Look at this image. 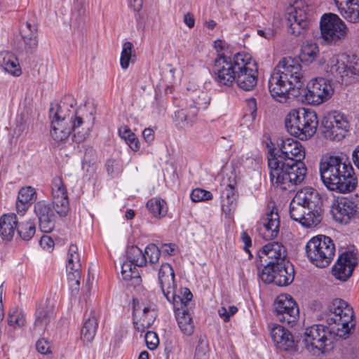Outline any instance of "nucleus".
I'll return each mask as SVG.
<instances>
[{
	"label": "nucleus",
	"mask_w": 359,
	"mask_h": 359,
	"mask_svg": "<svg viewBox=\"0 0 359 359\" xmlns=\"http://www.w3.org/2000/svg\"><path fill=\"white\" fill-rule=\"evenodd\" d=\"M278 147L268 152L270 182L280 190H291L306 177L307 168L302 161L305 149L300 142L290 137L281 140Z\"/></svg>",
	"instance_id": "nucleus-1"
},
{
	"label": "nucleus",
	"mask_w": 359,
	"mask_h": 359,
	"mask_svg": "<svg viewBox=\"0 0 359 359\" xmlns=\"http://www.w3.org/2000/svg\"><path fill=\"white\" fill-rule=\"evenodd\" d=\"M50 134L55 142H62L72 135V140L83 142L90 135L94 126L92 114H83L72 103L61 102L52 106L49 111Z\"/></svg>",
	"instance_id": "nucleus-2"
},
{
	"label": "nucleus",
	"mask_w": 359,
	"mask_h": 359,
	"mask_svg": "<svg viewBox=\"0 0 359 359\" xmlns=\"http://www.w3.org/2000/svg\"><path fill=\"white\" fill-rule=\"evenodd\" d=\"M303 73L298 60L285 57L274 68L269 80V89L277 102L285 103L290 96H297L302 87Z\"/></svg>",
	"instance_id": "nucleus-3"
},
{
	"label": "nucleus",
	"mask_w": 359,
	"mask_h": 359,
	"mask_svg": "<svg viewBox=\"0 0 359 359\" xmlns=\"http://www.w3.org/2000/svg\"><path fill=\"white\" fill-rule=\"evenodd\" d=\"M320 178L331 191L350 193L356 187V179L351 164L339 156L325 155L319 164Z\"/></svg>",
	"instance_id": "nucleus-4"
},
{
	"label": "nucleus",
	"mask_w": 359,
	"mask_h": 359,
	"mask_svg": "<svg viewBox=\"0 0 359 359\" xmlns=\"http://www.w3.org/2000/svg\"><path fill=\"white\" fill-rule=\"evenodd\" d=\"M287 131L301 140L310 139L316 133L318 119L316 113L305 108L293 109L285 119Z\"/></svg>",
	"instance_id": "nucleus-5"
},
{
	"label": "nucleus",
	"mask_w": 359,
	"mask_h": 359,
	"mask_svg": "<svg viewBox=\"0 0 359 359\" xmlns=\"http://www.w3.org/2000/svg\"><path fill=\"white\" fill-rule=\"evenodd\" d=\"M323 69L341 84L348 85L359 79V62L342 54L332 55L323 65Z\"/></svg>",
	"instance_id": "nucleus-6"
},
{
	"label": "nucleus",
	"mask_w": 359,
	"mask_h": 359,
	"mask_svg": "<svg viewBox=\"0 0 359 359\" xmlns=\"http://www.w3.org/2000/svg\"><path fill=\"white\" fill-rule=\"evenodd\" d=\"M353 311L348 303L341 299H334L328 307L327 322L331 326L334 334L346 338L354 327Z\"/></svg>",
	"instance_id": "nucleus-7"
},
{
	"label": "nucleus",
	"mask_w": 359,
	"mask_h": 359,
	"mask_svg": "<svg viewBox=\"0 0 359 359\" xmlns=\"http://www.w3.org/2000/svg\"><path fill=\"white\" fill-rule=\"evenodd\" d=\"M335 245L328 236L318 235L312 237L305 246L309 262L318 268H325L335 256Z\"/></svg>",
	"instance_id": "nucleus-8"
},
{
	"label": "nucleus",
	"mask_w": 359,
	"mask_h": 359,
	"mask_svg": "<svg viewBox=\"0 0 359 359\" xmlns=\"http://www.w3.org/2000/svg\"><path fill=\"white\" fill-rule=\"evenodd\" d=\"M309 0H290L292 11L286 18L288 33L295 36L305 35L311 25V8Z\"/></svg>",
	"instance_id": "nucleus-9"
},
{
	"label": "nucleus",
	"mask_w": 359,
	"mask_h": 359,
	"mask_svg": "<svg viewBox=\"0 0 359 359\" xmlns=\"http://www.w3.org/2000/svg\"><path fill=\"white\" fill-rule=\"evenodd\" d=\"M333 330L321 324L306 327L303 334L304 348L313 355L324 353L332 344Z\"/></svg>",
	"instance_id": "nucleus-10"
},
{
	"label": "nucleus",
	"mask_w": 359,
	"mask_h": 359,
	"mask_svg": "<svg viewBox=\"0 0 359 359\" xmlns=\"http://www.w3.org/2000/svg\"><path fill=\"white\" fill-rule=\"evenodd\" d=\"M244 52L232 57H215L212 65L213 79L217 86L231 87L235 83L236 73Z\"/></svg>",
	"instance_id": "nucleus-11"
},
{
	"label": "nucleus",
	"mask_w": 359,
	"mask_h": 359,
	"mask_svg": "<svg viewBox=\"0 0 359 359\" xmlns=\"http://www.w3.org/2000/svg\"><path fill=\"white\" fill-rule=\"evenodd\" d=\"M321 38L329 44H337L344 40L348 32L346 23L332 13L323 14L320 20Z\"/></svg>",
	"instance_id": "nucleus-12"
},
{
	"label": "nucleus",
	"mask_w": 359,
	"mask_h": 359,
	"mask_svg": "<svg viewBox=\"0 0 359 359\" xmlns=\"http://www.w3.org/2000/svg\"><path fill=\"white\" fill-rule=\"evenodd\" d=\"M322 133L330 140L339 142L346 135L350 128L347 117L342 113L334 111L324 116L322 121Z\"/></svg>",
	"instance_id": "nucleus-13"
},
{
	"label": "nucleus",
	"mask_w": 359,
	"mask_h": 359,
	"mask_svg": "<svg viewBox=\"0 0 359 359\" xmlns=\"http://www.w3.org/2000/svg\"><path fill=\"white\" fill-rule=\"evenodd\" d=\"M304 91L306 103L320 105L332 97L334 87L331 80L324 77H316L308 83Z\"/></svg>",
	"instance_id": "nucleus-14"
},
{
	"label": "nucleus",
	"mask_w": 359,
	"mask_h": 359,
	"mask_svg": "<svg viewBox=\"0 0 359 359\" xmlns=\"http://www.w3.org/2000/svg\"><path fill=\"white\" fill-rule=\"evenodd\" d=\"M180 297L175 302H170L173 305L174 312L177 325L181 332L187 336L194 333V324L192 316L189 313L188 305L191 302L193 295L187 287H182Z\"/></svg>",
	"instance_id": "nucleus-15"
},
{
	"label": "nucleus",
	"mask_w": 359,
	"mask_h": 359,
	"mask_svg": "<svg viewBox=\"0 0 359 359\" xmlns=\"http://www.w3.org/2000/svg\"><path fill=\"white\" fill-rule=\"evenodd\" d=\"M147 264L145 255L137 246L128 248L126 259L121 264V275L124 280L131 281L132 285L139 284L141 277L137 267H142Z\"/></svg>",
	"instance_id": "nucleus-16"
},
{
	"label": "nucleus",
	"mask_w": 359,
	"mask_h": 359,
	"mask_svg": "<svg viewBox=\"0 0 359 359\" xmlns=\"http://www.w3.org/2000/svg\"><path fill=\"white\" fill-rule=\"evenodd\" d=\"M236 73L235 83L245 90H252L257 83L258 68L256 62L248 53H244Z\"/></svg>",
	"instance_id": "nucleus-17"
},
{
	"label": "nucleus",
	"mask_w": 359,
	"mask_h": 359,
	"mask_svg": "<svg viewBox=\"0 0 359 359\" xmlns=\"http://www.w3.org/2000/svg\"><path fill=\"white\" fill-rule=\"evenodd\" d=\"M66 272L72 295H76L80 289L81 277V254L76 245L69 246L66 257Z\"/></svg>",
	"instance_id": "nucleus-18"
},
{
	"label": "nucleus",
	"mask_w": 359,
	"mask_h": 359,
	"mask_svg": "<svg viewBox=\"0 0 359 359\" xmlns=\"http://www.w3.org/2000/svg\"><path fill=\"white\" fill-rule=\"evenodd\" d=\"M277 319L287 324L293 323L299 318V311L296 302L287 294L278 295L274 303Z\"/></svg>",
	"instance_id": "nucleus-19"
},
{
	"label": "nucleus",
	"mask_w": 359,
	"mask_h": 359,
	"mask_svg": "<svg viewBox=\"0 0 359 359\" xmlns=\"http://www.w3.org/2000/svg\"><path fill=\"white\" fill-rule=\"evenodd\" d=\"M158 284L163 295L169 302H175L177 298L182 297L180 290L177 289L175 281V272L170 264H162L158 271Z\"/></svg>",
	"instance_id": "nucleus-20"
},
{
	"label": "nucleus",
	"mask_w": 359,
	"mask_h": 359,
	"mask_svg": "<svg viewBox=\"0 0 359 359\" xmlns=\"http://www.w3.org/2000/svg\"><path fill=\"white\" fill-rule=\"evenodd\" d=\"M290 215L292 219L298 222L305 228H312L317 226L322 219L320 210H309L304 205L294 203L293 198L290 205Z\"/></svg>",
	"instance_id": "nucleus-21"
},
{
	"label": "nucleus",
	"mask_w": 359,
	"mask_h": 359,
	"mask_svg": "<svg viewBox=\"0 0 359 359\" xmlns=\"http://www.w3.org/2000/svg\"><path fill=\"white\" fill-rule=\"evenodd\" d=\"M133 316L135 329L143 333L153 325L158 313L155 305H140L134 300Z\"/></svg>",
	"instance_id": "nucleus-22"
},
{
	"label": "nucleus",
	"mask_w": 359,
	"mask_h": 359,
	"mask_svg": "<svg viewBox=\"0 0 359 359\" xmlns=\"http://www.w3.org/2000/svg\"><path fill=\"white\" fill-rule=\"evenodd\" d=\"M51 193L56 213L60 217L66 216L69 209V199L66 187L60 177L53 179Z\"/></svg>",
	"instance_id": "nucleus-23"
},
{
	"label": "nucleus",
	"mask_w": 359,
	"mask_h": 359,
	"mask_svg": "<svg viewBox=\"0 0 359 359\" xmlns=\"http://www.w3.org/2000/svg\"><path fill=\"white\" fill-rule=\"evenodd\" d=\"M331 212L337 222L347 224L355 216L357 205L351 199L342 197L333 203Z\"/></svg>",
	"instance_id": "nucleus-24"
},
{
	"label": "nucleus",
	"mask_w": 359,
	"mask_h": 359,
	"mask_svg": "<svg viewBox=\"0 0 359 359\" xmlns=\"http://www.w3.org/2000/svg\"><path fill=\"white\" fill-rule=\"evenodd\" d=\"M34 212L38 217L41 231L50 232L55 226L56 211L54 205L43 201H39L34 205Z\"/></svg>",
	"instance_id": "nucleus-25"
},
{
	"label": "nucleus",
	"mask_w": 359,
	"mask_h": 359,
	"mask_svg": "<svg viewBox=\"0 0 359 359\" xmlns=\"http://www.w3.org/2000/svg\"><path fill=\"white\" fill-rule=\"evenodd\" d=\"M280 217L277 211L271 210L261 219L259 234L265 240H271L277 237L279 232Z\"/></svg>",
	"instance_id": "nucleus-26"
},
{
	"label": "nucleus",
	"mask_w": 359,
	"mask_h": 359,
	"mask_svg": "<svg viewBox=\"0 0 359 359\" xmlns=\"http://www.w3.org/2000/svg\"><path fill=\"white\" fill-rule=\"evenodd\" d=\"M356 264L355 255L352 252H345L339 257L337 263L333 266V274L336 278L346 280L352 274Z\"/></svg>",
	"instance_id": "nucleus-27"
},
{
	"label": "nucleus",
	"mask_w": 359,
	"mask_h": 359,
	"mask_svg": "<svg viewBox=\"0 0 359 359\" xmlns=\"http://www.w3.org/2000/svg\"><path fill=\"white\" fill-rule=\"evenodd\" d=\"M271 337L276 347L284 351L294 348V340L292 333L282 325L275 324L271 332Z\"/></svg>",
	"instance_id": "nucleus-28"
},
{
	"label": "nucleus",
	"mask_w": 359,
	"mask_h": 359,
	"mask_svg": "<svg viewBox=\"0 0 359 359\" xmlns=\"http://www.w3.org/2000/svg\"><path fill=\"white\" fill-rule=\"evenodd\" d=\"M280 22L281 18L278 13H270L267 18L262 14V19L257 27V33L262 38L268 40L271 39L275 36Z\"/></svg>",
	"instance_id": "nucleus-29"
},
{
	"label": "nucleus",
	"mask_w": 359,
	"mask_h": 359,
	"mask_svg": "<svg viewBox=\"0 0 359 359\" xmlns=\"http://www.w3.org/2000/svg\"><path fill=\"white\" fill-rule=\"evenodd\" d=\"M55 304L50 299H47L45 303L40 304L35 313L34 329L43 331L50 320L54 318Z\"/></svg>",
	"instance_id": "nucleus-30"
},
{
	"label": "nucleus",
	"mask_w": 359,
	"mask_h": 359,
	"mask_svg": "<svg viewBox=\"0 0 359 359\" xmlns=\"http://www.w3.org/2000/svg\"><path fill=\"white\" fill-rule=\"evenodd\" d=\"M294 203L304 205L309 210H320L321 198L318 191L312 187H304L297 191L294 197Z\"/></svg>",
	"instance_id": "nucleus-31"
},
{
	"label": "nucleus",
	"mask_w": 359,
	"mask_h": 359,
	"mask_svg": "<svg viewBox=\"0 0 359 359\" xmlns=\"http://www.w3.org/2000/svg\"><path fill=\"white\" fill-rule=\"evenodd\" d=\"M341 15L350 23L359 22V0H334Z\"/></svg>",
	"instance_id": "nucleus-32"
},
{
	"label": "nucleus",
	"mask_w": 359,
	"mask_h": 359,
	"mask_svg": "<svg viewBox=\"0 0 359 359\" xmlns=\"http://www.w3.org/2000/svg\"><path fill=\"white\" fill-rule=\"evenodd\" d=\"M189 97L187 107L191 109L192 116H197L200 111L205 110L210 104L211 97L208 93L204 90H194Z\"/></svg>",
	"instance_id": "nucleus-33"
},
{
	"label": "nucleus",
	"mask_w": 359,
	"mask_h": 359,
	"mask_svg": "<svg viewBox=\"0 0 359 359\" xmlns=\"http://www.w3.org/2000/svg\"><path fill=\"white\" fill-rule=\"evenodd\" d=\"M261 257H266V261L271 264H277L285 262L286 256L285 248L279 242L269 243L263 246Z\"/></svg>",
	"instance_id": "nucleus-34"
},
{
	"label": "nucleus",
	"mask_w": 359,
	"mask_h": 359,
	"mask_svg": "<svg viewBox=\"0 0 359 359\" xmlns=\"http://www.w3.org/2000/svg\"><path fill=\"white\" fill-rule=\"evenodd\" d=\"M0 67L5 72L15 77L22 74V69L17 56L9 51L0 53Z\"/></svg>",
	"instance_id": "nucleus-35"
},
{
	"label": "nucleus",
	"mask_w": 359,
	"mask_h": 359,
	"mask_svg": "<svg viewBox=\"0 0 359 359\" xmlns=\"http://www.w3.org/2000/svg\"><path fill=\"white\" fill-rule=\"evenodd\" d=\"M36 199V193L34 187L30 186L22 187L18 191L16 201L18 214L23 215Z\"/></svg>",
	"instance_id": "nucleus-36"
},
{
	"label": "nucleus",
	"mask_w": 359,
	"mask_h": 359,
	"mask_svg": "<svg viewBox=\"0 0 359 359\" xmlns=\"http://www.w3.org/2000/svg\"><path fill=\"white\" fill-rule=\"evenodd\" d=\"M294 277V271L291 264L285 262L276 264L275 284L285 286L290 284Z\"/></svg>",
	"instance_id": "nucleus-37"
},
{
	"label": "nucleus",
	"mask_w": 359,
	"mask_h": 359,
	"mask_svg": "<svg viewBox=\"0 0 359 359\" xmlns=\"http://www.w3.org/2000/svg\"><path fill=\"white\" fill-rule=\"evenodd\" d=\"M20 34L24 43L29 48H35L38 45V27L34 21H27L20 27Z\"/></svg>",
	"instance_id": "nucleus-38"
},
{
	"label": "nucleus",
	"mask_w": 359,
	"mask_h": 359,
	"mask_svg": "<svg viewBox=\"0 0 359 359\" xmlns=\"http://www.w3.org/2000/svg\"><path fill=\"white\" fill-rule=\"evenodd\" d=\"M18 221L15 214L4 215L0 218V236L4 240H11L17 229Z\"/></svg>",
	"instance_id": "nucleus-39"
},
{
	"label": "nucleus",
	"mask_w": 359,
	"mask_h": 359,
	"mask_svg": "<svg viewBox=\"0 0 359 359\" xmlns=\"http://www.w3.org/2000/svg\"><path fill=\"white\" fill-rule=\"evenodd\" d=\"M319 55V48L316 43L306 41L301 47L299 57L302 62L309 65L316 60Z\"/></svg>",
	"instance_id": "nucleus-40"
},
{
	"label": "nucleus",
	"mask_w": 359,
	"mask_h": 359,
	"mask_svg": "<svg viewBox=\"0 0 359 359\" xmlns=\"http://www.w3.org/2000/svg\"><path fill=\"white\" fill-rule=\"evenodd\" d=\"M146 206L149 212L156 218L165 217L168 212L167 203L161 198H152L147 201Z\"/></svg>",
	"instance_id": "nucleus-41"
},
{
	"label": "nucleus",
	"mask_w": 359,
	"mask_h": 359,
	"mask_svg": "<svg viewBox=\"0 0 359 359\" xmlns=\"http://www.w3.org/2000/svg\"><path fill=\"white\" fill-rule=\"evenodd\" d=\"M236 175L233 172L226 175V177H224L222 183V191H221V199H226L231 198H237V194L236 191Z\"/></svg>",
	"instance_id": "nucleus-42"
},
{
	"label": "nucleus",
	"mask_w": 359,
	"mask_h": 359,
	"mask_svg": "<svg viewBox=\"0 0 359 359\" xmlns=\"http://www.w3.org/2000/svg\"><path fill=\"white\" fill-rule=\"evenodd\" d=\"M98 326L97 320L95 316H90L86 320L81 331V338L83 341L91 342L96 334Z\"/></svg>",
	"instance_id": "nucleus-43"
},
{
	"label": "nucleus",
	"mask_w": 359,
	"mask_h": 359,
	"mask_svg": "<svg viewBox=\"0 0 359 359\" xmlns=\"http://www.w3.org/2000/svg\"><path fill=\"white\" fill-rule=\"evenodd\" d=\"M119 136L123 140L128 147L133 151H137L140 149V143L131 130L126 126H123L118 129Z\"/></svg>",
	"instance_id": "nucleus-44"
},
{
	"label": "nucleus",
	"mask_w": 359,
	"mask_h": 359,
	"mask_svg": "<svg viewBox=\"0 0 359 359\" xmlns=\"http://www.w3.org/2000/svg\"><path fill=\"white\" fill-rule=\"evenodd\" d=\"M8 323L14 329L20 328L26 323L25 314L19 308H13L8 312Z\"/></svg>",
	"instance_id": "nucleus-45"
},
{
	"label": "nucleus",
	"mask_w": 359,
	"mask_h": 359,
	"mask_svg": "<svg viewBox=\"0 0 359 359\" xmlns=\"http://www.w3.org/2000/svg\"><path fill=\"white\" fill-rule=\"evenodd\" d=\"M16 231L22 239L29 241L35 234V224L32 219L18 223Z\"/></svg>",
	"instance_id": "nucleus-46"
},
{
	"label": "nucleus",
	"mask_w": 359,
	"mask_h": 359,
	"mask_svg": "<svg viewBox=\"0 0 359 359\" xmlns=\"http://www.w3.org/2000/svg\"><path fill=\"white\" fill-rule=\"evenodd\" d=\"M196 116H191V109H187L177 110L175 113L174 120L177 125L182 127H191Z\"/></svg>",
	"instance_id": "nucleus-47"
},
{
	"label": "nucleus",
	"mask_w": 359,
	"mask_h": 359,
	"mask_svg": "<svg viewBox=\"0 0 359 359\" xmlns=\"http://www.w3.org/2000/svg\"><path fill=\"white\" fill-rule=\"evenodd\" d=\"M262 13L256 9H251L242 15L240 20L245 27L255 26L257 27V25L262 19Z\"/></svg>",
	"instance_id": "nucleus-48"
},
{
	"label": "nucleus",
	"mask_w": 359,
	"mask_h": 359,
	"mask_svg": "<svg viewBox=\"0 0 359 359\" xmlns=\"http://www.w3.org/2000/svg\"><path fill=\"white\" fill-rule=\"evenodd\" d=\"M133 45L130 41H126L123 43L121 53L120 65L122 69L128 68L132 56Z\"/></svg>",
	"instance_id": "nucleus-49"
},
{
	"label": "nucleus",
	"mask_w": 359,
	"mask_h": 359,
	"mask_svg": "<svg viewBox=\"0 0 359 359\" xmlns=\"http://www.w3.org/2000/svg\"><path fill=\"white\" fill-rule=\"evenodd\" d=\"M275 273L276 264L267 262V264L259 272V276L265 283H275Z\"/></svg>",
	"instance_id": "nucleus-50"
},
{
	"label": "nucleus",
	"mask_w": 359,
	"mask_h": 359,
	"mask_svg": "<svg viewBox=\"0 0 359 359\" xmlns=\"http://www.w3.org/2000/svg\"><path fill=\"white\" fill-rule=\"evenodd\" d=\"M212 197L210 191L201 188L193 189L190 194L191 200L194 203L210 201Z\"/></svg>",
	"instance_id": "nucleus-51"
},
{
	"label": "nucleus",
	"mask_w": 359,
	"mask_h": 359,
	"mask_svg": "<svg viewBox=\"0 0 359 359\" xmlns=\"http://www.w3.org/2000/svg\"><path fill=\"white\" fill-rule=\"evenodd\" d=\"M143 255H145L147 262H149L153 264L158 262L161 253L158 247L154 243H151L146 247Z\"/></svg>",
	"instance_id": "nucleus-52"
},
{
	"label": "nucleus",
	"mask_w": 359,
	"mask_h": 359,
	"mask_svg": "<svg viewBox=\"0 0 359 359\" xmlns=\"http://www.w3.org/2000/svg\"><path fill=\"white\" fill-rule=\"evenodd\" d=\"M129 7L132 8L133 11L137 13L135 19L138 27H144V13H140L142 8L143 0H128Z\"/></svg>",
	"instance_id": "nucleus-53"
},
{
	"label": "nucleus",
	"mask_w": 359,
	"mask_h": 359,
	"mask_svg": "<svg viewBox=\"0 0 359 359\" xmlns=\"http://www.w3.org/2000/svg\"><path fill=\"white\" fill-rule=\"evenodd\" d=\"M214 49L216 52V57H232L230 55L229 47L228 43L223 40L217 39L214 41Z\"/></svg>",
	"instance_id": "nucleus-54"
},
{
	"label": "nucleus",
	"mask_w": 359,
	"mask_h": 359,
	"mask_svg": "<svg viewBox=\"0 0 359 359\" xmlns=\"http://www.w3.org/2000/svg\"><path fill=\"white\" fill-rule=\"evenodd\" d=\"M237 312L238 308L236 306H222L218 309V315L224 322H229L231 317Z\"/></svg>",
	"instance_id": "nucleus-55"
},
{
	"label": "nucleus",
	"mask_w": 359,
	"mask_h": 359,
	"mask_svg": "<svg viewBox=\"0 0 359 359\" xmlns=\"http://www.w3.org/2000/svg\"><path fill=\"white\" fill-rule=\"evenodd\" d=\"M237 198H231L222 199L221 207L222 210L225 215H230L236 207Z\"/></svg>",
	"instance_id": "nucleus-56"
},
{
	"label": "nucleus",
	"mask_w": 359,
	"mask_h": 359,
	"mask_svg": "<svg viewBox=\"0 0 359 359\" xmlns=\"http://www.w3.org/2000/svg\"><path fill=\"white\" fill-rule=\"evenodd\" d=\"M246 104L248 107V111L249 114H245L244 116V118L248 120H251L253 121L257 116V101L256 99L251 97L246 100Z\"/></svg>",
	"instance_id": "nucleus-57"
},
{
	"label": "nucleus",
	"mask_w": 359,
	"mask_h": 359,
	"mask_svg": "<svg viewBox=\"0 0 359 359\" xmlns=\"http://www.w3.org/2000/svg\"><path fill=\"white\" fill-rule=\"evenodd\" d=\"M144 339L147 346L150 350H154L159 343L156 333L152 331H147L145 334Z\"/></svg>",
	"instance_id": "nucleus-58"
},
{
	"label": "nucleus",
	"mask_w": 359,
	"mask_h": 359,
	"mask_svg": "<svg viewBox=\"0 0 359 359\" xmlns=\"http://www.w3.org/2000/svg\"><path fill=\"white\" fill-rule=\"evenodd\" d=\"M36 348L39 353L46 355L51 353L50 342L44 338L39 339L36 343Z\"/></svg>",
	"instance_id": "nucleus-59"
},
{
	"label": "nucleus",
	"mask_w": 359,
	"mask_h": 359,
	"mask_svg": "<svg viewBox=\"0 0 359 359\" xmlns=\"http://www.w3.org/2000/svg\"><path fill=\"white\" fill-rule=\"evenodd\" d=\"M159 252L163 256H171L173 255L177 250V245L174 243H164L162 244L159 248Z\"/></svg>",
	"instance_id": "nucleus-60"
},
{
	"label": "nucleus",
	"mask_w": 359,
	"mask_h": 359,
	"mask_svg": "<svg viewBox=\"0 0 359 359\" xmlns=\"http://www.w3.org/2000/svg\"><path fill=\"white\" fill-rule=\"evenodd\" d=\"M241 239L244 244V250L249 254L250 257H252L249 248L252 245V240L248 233L243 231L241 234Z\"/></svg>",
	"instance_id": "nucleus-61"
},
{
	"label": "nucleus",
	"mask_w": 359,
	"mask_h": 359,
	"mask_svg": "<svg viewBox=\"0 0 359 359\" xmlns=\"http://www.w3.org/2000/svg\"><path fill=\"white\" fill-rule=\"evenodd\" d=\"M40 245L45 250H50L54 246V242L53 239L48 236H43L40 240Z\"/></svg>",
	"instance_id": "nucleus-62"
},
{
	"label": "nucleus",
	"mask_w": 359,
	"mask_h": 359,
	"mask_svg": "<svg viewBox=\"0 0 359 359\" xmlns=\"http://www.w3.org/2000/svg\"><path fill=\"white\" fill-rule=\"evenodd\" d=\"M184 22L189 28H193L195 25V18L194 15L189 12L184 14Z\"/></svg>",
	"instance_id": "nucleus-63"
},
{
	"label": "nucleus",
	"mask_w": 359,
	"mask_h": 359,
	"mask_svg": "<svg viewBox=\"0 0 359 359\" xmlns=\"http://www.w3.org/2000/svg\"><path fill=\"white\" fill-rule=\"evenodd\" d=\"M352 160L355 167L359 170V144L355 147L352 152Z\"/></svg>",
	"instance_id": "nucleus-64"
}]
</instances>
